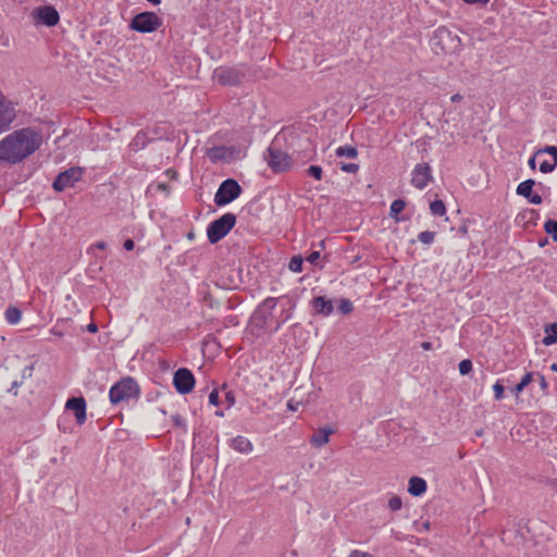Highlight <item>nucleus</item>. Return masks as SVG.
<instances>
[{
	"label": "nucleus",
	"instance_id": "f257e3e1",
	"mask_svg": "<svg viewBox=\"0 0 557 557\" xmlns=\"http://www.w3.org/2000/svg\"><path fill=\"white\" fill-rule=\"evenodd\" d=\"M42 144L35 127L15 129L0 140V164L15 165L34 154Z\"/></svg>",
	"mask_w": 557,
	"mask_h": 557
},
{
	"label": "nucleus",
	"instance_id": "f03ea898",
	"mask_svg": "<svg viewBox=\"0 0 557 557\" xmlns=\"http://www.w3.org/2000/svg\"><path fill=\"white\" fill-rule=\"evenodd\" d=\"M430 45L435 54L457 53L462 46L458 35L445 26H441L434 30Z\"/></svg>",
	"mask_w": 557,
	"mask_h": 557
},
{
	"label": "nucleus",
	"instance_id": "7ed1b4c3",
	"mask_svg": "<svg viewBox=\"0 0 557 557\" xmlns=\"http://www.w3.org/2000/svg\"><path fill=\"white\" fill-rule=\"evenodd\" d=\"M140 395V388L137 382L126 376L115 384H113L109 391V398L112 404H120L128 401L131 399H137Z\"/></svg>",
	"mask_w": 557,
	"mask_h": 557
},
{
	"label": "nucleus",
	"instance_id": "20e7f679",
	"mask_svg": "<svg viewBox=\"0 0 557 557\" xmlns=\"http://www.w3.org/2000/svg\"><path fill=\"white\" fill-rule=\"evenodd\" d=\"M246 74L247 67L244 64L222 65L213 71V78L223 86H238L246 78Z\"/></svg>",
	"mask_w": 557,
	"mask_h": 557
},
{
	"label": "nucleus",
	"instance_id": "39448f33",
	"mask_svg": "<svg viewBox=\"0 0 557 557\" xmlns=\"http://www.w3.org/2000/svg\"><path fill=\"white\" fill-rule=\"evenodd\" d=\"M236 224V215L227 212L212 221L207 227V236L210 244H216L224 238Z\"/></svg>",
	"mask_w": 557,
	"mask_h": 557
},
{
	"label": "nucleus",
	"instance_id": "423d86ee",
	"mask_svg": "<svg viewBox=\"0 0 557 557\" xmlns=\"http://www.w3.org/2000/svg\"><path fill=\"white\" fill-rule=\"evenodd\" d=\"M163 24L161 17L154 12L145 11L136 14L129 23V28L138 33H152L158 30Z\"/></svg>",
	"mask_w": 557,
	"mask_h": 557
},
{
	"label": "nucleus",
	"instance_id": "0eeeda50",
	"mask_svg": "<svg viewBox=\"0 0 557 557\" xmlns=\"http://www.w3.org/2000/svg\"><path fill=\"white\" fill-rule=\"evenodd\" d=\"M242 193L243 188L238 182L234 178H227L220 184L214 195V203L218 207L226 206L237 199Z\"/></svg>",
	"mask_w": 557,
	"mask_h": 557
},
{
	"label": "nucleus",
	"instance_id": "6e6552de",
	"mask_svg": "<svg viewBox=\"0 0 557 557\" xmlns=\"http://www.w3.org/2000/svg\"><path fill=\"white\" fill-rule=\"evenodd\" d=\"M16 117V103L3 95H0V135L12 128Z\"/></svg>",
	"mask_w": 557,
	"mask_h": 557
},
{
	"label": "nucleus",
	"instance_id": "1a4fd4ad",
	"mask_svg": "<svg viewBox=\"0 0 557 557\" xmlns=\"http://www.w3.org/2000/svg\"><path fill=\"white\" fill-rule=\"evenodd\" d=\"M265 159L274 172H284L292 165L289 154L273 145L268 148Z\"/></svg>",
	"mask_w": 557,
	"mask_h": 557
},
{
	"label": "nucleus",
	"instance_id": "9d476101",
	"mask_svg": "<svg viewBox=\"0 0 557 557\" xmlns=\"http://www.w3.org/2000/svg\"><path fill=\"white\" fill-rule=\"evenodd\" d=\"M83 169L79 166L70 168L58 174L52 183V187L55 191H63L70 187H73L75 183L82 180Z\"/></svg>",
	"mask_w": 557,
	"mask_h": 557
},
{
	"label": "nucleus",
	"instance_id": "9b49d317",
	"mask_svg": "<svg viewBox=\"0 0 557 557\" xmlns=\"http://www.w3.org/2000/svg\"><path fill=\"white\" fill-rule=\"evenodd\" d=\"M173 385L177 393L185 395L193 391L195 376L187 368H180L173 375Z\"/></svg>",
	"mask_w": 557,
	"mask_h": 557
},
{
	"label": "nucleus",
	"instance_id": "f8f14e48",
	"mask_svg": "<svg viewBox=\"0 0 557 557\" xmlns=\"http://www.w3.org/2000/svg\"><path fill=\"white\" fill-rule=\"evenodd\" d=\"M433 181L432 169L429 163L414 165L411 172L410 183L413 187L422 190Z\"/></svg>",
	"mask_w": 557,
	"mask_h": 557
},
{
	"label": "nucleus",
	"instance_id": "ddd939ff",
	"mask_svg": "<svg viewBox=\"0 0 557 557\" xmlns=\"http://www.w3.org/2000/svg\"><path fill=\"white\" fill-rule=\"evenodd\" d=\"M34 15L39 23L52 27L60 21L59 12L51 5L39 7L34 11Z\"/></svg>",
	"mask_w": 557,
	"mask_h": 557
},
{
	"label": "nucleus",
	"instance_id": "4468645a",
	"mask_svg": "<svg viewBox=\"0 0 557 557\" xmlns=\"http://www.w3.org/2000/svg\"><path fill=\"white\" fill-rule=\"evenodd\" d=\"M65 409L74 412L76 423L82 425L86 421V401L83 397L69 398L65 404Z\"/></svg>",
	"mask_w": 557,
	"mask_h": 557
},
{
	"label": "nucleus",
	"instance_id": "2eb2a0df",
	"mask_svg": "<svg viewBox=\"0 0 557 557\" xmlns=\"http://www.w3.org/2000/svg\"><path fill=\"white\" fill-rule=\"evenodd\" d=\"M534 185V180H525L518 185L516 193L517 195L527 198L528 201L532 205H541L543 202V198L539 194H534L532 191Z\"/></svg>",
	"mask_w": 557,
	"mask_h": 557
},
{
	"label": "nucleus",
	"instance_id": "dca6fc26",
	"mask_svg": "<svg viewBox=\"0 0 557 557\" xmlns=\"http://www.w3.org/2000/svg\"><path fill=\"white\" fill-rule=\"evenodd\" d=\"M280 298L268 297L258 307L256 314L262 320L263 325L268 324L272 319V311L275 309Z\"/></svg>",
	"mask_w": 557,
	"mask_h": 557
},
{
	"label": "nucleus",
	"instance_id": "f3484780",
	"mask_svg": "<svg viewBox=\"0 0 557 557\" xmlns=\"http://www.w3.org/2000/svg\"><path fill=\"white\" fill-rule=\"evenodd\" d=\"M335 432V430L326 425L324 428H320L310 437V444L314 447H322L326 445L330 441V435H332Z\"/></svg>",
	"mask_w": 557,
	"mask_h": 557
},
{
	"label": "nucleus",
	"instance_id": "a211bd4d",
	"mask_svg": "<svg viewBox=\"0 0 557 557\" xmlns=\"http://www.w3.org/2000/svg\"><path fill=\"white\" fill-rule=\"evenodd\" d=\"M312 307L314 308L318 314L323 317H329L334 311L333 301L331 299H326L323 296H318L312 299Z\"/></svg>",
	"mask_w": 557,
	"mask_h": 557
},
{
	"label": "nucleus",
	"instance_id": "6ab92c4d",
	"mask_svg": "<svg viewBox=\"0 0 557 557\" xmlns=\"http://www.w3.org/2000/svg\"><path fill=\"white\" fill-rule=\"evenodd\" d=\"M426 481L420 476H412L409 480L408 493L412 496H421L426 492Z\"/></svg>",
	"mask_w": 557,
	"mask_h": 557
},
{
	"label": "nucleus",
	"instance_id": "aec40b11",
	"mask_svg": "<svg viewBox=\"0 0 557 557\" xmlns=\"http://www.w3.org/2000/svg\"><path fill=\"white\" fill-rule=\"evenodd\" d=\"M231 447L240 454H249L253 449L252 443L242 435L232 438Z\"/></svg>",
	"mask_w": 557,
	"mask_h": 557
},
{
	"label": "nucleus",
	"instance_id": "412c9836",
	"mask_svg": "<svg viewBox=\"0 0 557 557\" xmlns=\"http://www.w3.org/2000/svg\"><path fill=\"white\" fill-rule=\"evenodd\" d=\"M406 207V201L404 199H396L392 202L389 209V218L395 222H405L408 219L405 215H399Z\"/></svg>",
	"mask_w": 557,
	"mask_h": 557
},
{
	"label": "nucleus",
	"instance_id": "4be33fe9",
	"mask_svg": "<svg viewBox=\"0 0 557 557\" xmlns=\"http://www.w3.org/2000/svg\"><path fill=\"white\" fill-rule=\"evenodd\" d=\"M208 157L212 162H218L227 159L230 157V152L226 147H213L209 149Z\"/></svg>",
	"mask_w": 557,
	"mask_h": 557
},
{
	"label": "nucleus",
	"instance_id": "5701e85b",
	"mask_svg": "<svg viewBox=\"0 0 557 557\" xmlns=\"http://www.w3.org/2000/svg\"><path fill=\"white\" fill-rule=\"evenodd\" d=\"M546 335L544 336L542 343L545 346H550L557 342V323H550L545 327Z\"/></svg>",
	"mask_w": 557,
	"mask_h": 557
},
{
	"label": "nucleus",
	"instance_id": "b1692460",
	"mask_svg": "<svg viewBox=\"0 0 557 557\" xmlns=\"http://www.w3.org/2000/svg\"><path fill=\"white\" fill-rule=\"evenodd\" d=\"M535 373L534 372H528L523 375L521 381L511 388V393L518 397L519 394L533 381Z\"/></svg>",
	"mask_w": 557,
	"mask_h": 557
},
{
	"label": "nucleus",
	"instance_id": "393cba45",
	"mask_svg": "<svg viewBox=\"0 0 557 557\" xmlns=\"http://www.w3.org/2000/svg\"><path fill=\"white\" fill-rule=\"evenodd\" d=\"M4 317L9 324H16L21 321L22 311L17 307L10 306L7 308Z\"/></svg>",
	"mask_w": 557,
	"mask_h": 557
},
{
	"label": "nucleus",
	"instance_id": "a878e982",
	"mask_svg": "<svg viewBox=\"0 0 557 557\" xmlns=\"http://www.w3.org/2000/svg\"><path fill=\"white\" fill-rule=\"evenodd\" d=\"M337 157H346L350 159H356L358 157V150L354 146H341L335 151Z\"/></svg>",
	"mask_w": 557,
	"mask_h": 557
},
{
	"label": "nucleus",
	"instance_id": "bb28decb",
	"mask_svg": "<svg viewBox=\"0 0 557 557\" xmlns=\"http://www.w3.org/2000/svg\"><path fill=\"white\" fill-rule=\"evenodd\" d=\"M430 211L435 216H443L446 213L445 203L442 200H434L430 203Z\"/></svg>",
	"mask_w": 557,
	"mask_h": 557
},
{
	"label": "nucleus",
	"instance_id": "cd10ccee",
	"mask_svg": "<svg viewBox=\"0 0 557 557\" xmlns=\"http://www.w3.org/2000/svg\"><path fill=\"white\" fill-rule=\"evenodd\" d=\"M544 230L557 243V220H547L544 224Z\"/></svg>",
	"mask_w": 557,
	"mask_h": 557
},
{
	"label": "nucleus",
	"instance_id": "c85d7f7f",
	"mask_svg": "<svg viewBox=\"0 0 557 557\" xmlns=\"http://www.w3.org/2000/svg\"><path fill=\"white\" fill-rule=\"evenodd\" d=\"M302 263L304 259L301 256H294L289 261L288 269L292 272L299 273L302 271Z\"/></svg>",
	"mask_w": 557,
	"mask_h": 557
},
{
	"label": "nucleus",
	"instance_id": "c756f323",
	"mask_svg": "<svg viewBox=\"0 0 557 557\" xmlns=\"http://www.w3.org/2000/svg\"><path fill=\"white\" fill-rule=\"evenodd\" d=\"M419 242L424 245H431L435 239V232L432 231H423L418 235Z\"/></svg>",
	"mask_w": 557,
	"mask_h": 557
},
{
	"label": "nucleus",
	"instance_id": "7c9ffc66",
	"mask_svg": "<svg viewBox=\"0 0 557 557\" xmlns=\"http://www.w3.org/2000/svg\"><path fill=\"white\" fill-rule=\"evenodd\" d=\"M292 318L290 309H283L280 313V317L275 321V331H277L282 324L287 322Z\"/></svg>",
	"mask_w": 557,
	"mask_h": 557
},
{
	"label": "nucleus",
	"instance_id": "2f4dec72",
	"mask_svg": "<svg viewBox=\"0 0 557 557\" xmlns=\"http://www.w3.org/2000/svg\"><path fill=\"white\" fill-rule=\"evenodd\" d=\"M354 309L352 302L347 298H342L338 305V311L342 314H349Z\"/></svg>",
	"mask_w": 557,
	"mask_h": 557
},
{
	"label": "nucleus",
	"instance_id": "473e14b6",
	"mask_svg": "<svg viewBox=\"0 0 557 557\" xmlns=\"http://www.w3.org/2000/svg\"><path fill=\"white\" fill-rule=\"evenodd\" d=\"M547 153L553 157L555 164H557V147L556 146H545L544 148L539 149L535 154Z\"/></svg>",
	"mask_w": 557,
	"mask_h": 557
},
{
	"label": "nucleus",
	"instance_id": "72a5a7b5",
	"mask_svg": "<svg viewBox=\"0 0 557 557\" xmlns=\"http://www.w3.org/2000/svg\"><path fill=\"white\" fill-rule=\"evenodd\" d=\"M458 368L461 375H467L472 371V361L463 359L459 362Z\"/></svg>",
	"mask_w": 557,
	"mask_h": 557
},
{
	"label": "nucleus",
	"instance_id": "f704fd0d",
	"mask_svg": "<svg viewBox=\"0 0 557 557\" xmlns=\"http://www.w3.org/2000/svg\"><path fill=\"white\" fill-rule=\"evenodd\" d=\"M403 507V500L399 496H393L388 499V508L392 511H398Z\"/></svg>",
	"mask_w": 557,
	"mask_h": 557
},
{
	"label": "nucleus",
	"instance_id": "c9c22d12",
	"mask_svg": "<svg viewBox=\"0 0 557 557\" xmlns=\"http://www.w3.org/2000/svg\"><path fill=\"white\" fill-rule=\"evenodd\" d=\"M322 173H323L322 168L319 165H310L307 169V174L309 176L314 177L318 181L322 180Z\"/></svg>",
	"mask_w": 557,
	"mask_h": 557
},
{
	"label": "nucleus",
	"instance_id": "e433bc0d",
	"mask_svg": "<svg viewBox=\"0 0 557 557\" xmlns=\"http://www.w3.org/2000/svg\"><path fill=\"white\" fill-rule=\"evenodd\" d=\"M171 420L175 426L183 429V431L185 433L187 432V425H186L185 419L181 414H173L171 417Z\"/></svg>",
	"mask_w": 557,
	"mask_h": 557
},
{
	"label": "nucleus",
	"instance_id": "4c0bfd02",
	"mask_svg": "<svg viewBox=\"0 0 557 557\" xmlns=\"http://www.w3.org/2000/svg\"><path fill=\"white\" fill-rule=\"evenodd\" d=\"M493 391H494V396H495V399H496V400H500V399H503V397H504V391H505V387H504V385L500 383V381H497V382L493 385Z\"/></svg>",
	"mask_w": 557,
	"mask_h": 557
},
{
	"label": "nucleus",
	"instance_id": "58836bf2",
	"mask_svg": "<svg viewBox=\"0 0 557 557\" xmlns=\"http://www.w3.org/2000/svg\"><path fill=\"white\" fill-rule=\"evenodd\" d=\"M341 170L345 173H357L359 170V165L357 163H341Z\"/></svg>",
	"mask_w": 557,
	"mask_h": 557
},
{
	"label": "nucleus",
	"instance_id": "ea45409f",
	"mask_svg": "<svg viewBox=\"0 0 557 557\" xmlns=\"http://www.w3.org/2000/svg\"><path fill=\"white\" fill-rule=\"evenodd\" d=\"M556 166H557V164H555V162L550 164V163H549V162H547V161H543V162L541 163V165H540V171H541L542 173H545V174H546V173H550V172H553V171L555 170V168H556Z\"/></svg>",
	"mask_w": 557,
	"mask_h": 557
},
{
	"label": "nucleus",
	"instance_id": "a19ab883",
	"mask_svg": "<svg viewBox=\"0 0 557 557\" xmlns=\"http://www.w3.org/2000/svg\"><path fill=\"white\" fill-rule=\"evenodd\" d=\"M219 401H220L219 392H218L216 389H213V391L209 394V404H210V405H213V406H218V405H219Z\"/></svg>",
	"mask_w": 557,
	"mask_h": 557
},
{
	"label": "nucleus",
	"instance_id": "79ce46f5",
	"mask_svg": "<svg viewBox=\"0 0 557 557\" xmlns=\"http://www.w3.org/2000/svg\"><path fill=\"white\" fill-rule=\"evenodd\" d=\"M348 557H373V555H371L370 553H367V552L359 550V549H354L350 552Z\"/></svg>",
	"mask_w": 557,
	"mask_h": 557
},
{
	"label": "nucleus",
	"instance_id": "37998d69",
	"mask_svg": "<svg viewBox=\"0 0 557 557\" xmlns=\"http://www.w3.org/2000/svg\"><path fill=\"white\" fill-rule=\"evenodd\" d=\"M320 251H312L308 257L307 261L311 264H317L318 260L320 259Z\"/></svg>",
	"mask_w": 557,
	"mask_h": 557
},
{
	"label": "nucleus",
	"instance_id": "c03bdc74",
	"mask_svg": "<svg viewBox=\"0 0 557 557\" xmlns=\"http://www.w3.org/2000/svg\"><path fill=\"white\" fill-rule=\"evenodd\" d=\"M23 383L22 381L14 380L11 384V387L8 389L9 393L13 394L14 396L17 395V387L21 386Z\"/></svg>",
	"mask_w": 557,
	"mask_h": 557
},
{
	"label": "nucleus",
	"instance_id": "a18cd8bd",
	"mask_svg": "<svg viewBox=\"0 0 557 557\" xmlns=\"http://www.w3.org/2000/svg\"><path fill=\"white\" fill-rule=\"evenodd\" d=\"M123 247H124V249H125V250H127V251L133 250V249H134V247H135L134 240H133V239H129V238H128V239H126V240L124 242V244H123Z\"/></svg>",
	"mask_w": 557,
	"mask_h": 557
},
{
	"label": "nucleus",
	"instance_id": "49530a36",
	"mask_svg": "<svg viewBox=\"0 0 557 557\" xmlns=\"http://www.w3.org/2000/svg\"><path fill=\"white\" fill-rule=\"evenodd\" d=\"M536 374H537V375H539V377H540V387H541V389H542V391H546V389H547V387H548V384H547V382H546V379H545V377H544V375H542V374H539V373H536Z\"/></svg>",
	"mask_w": 557,
	"mask_h": 557
},
{
	"label": "nucleus",
	"instance_id": "de8ad7c7",
	"mask_svg": "<svg viewBox=\"0 0 557 557\" xmlns=\"http://www.w3.org/2000/svg\"><path fill=\"white\" fill-rule=\"evenodd\" d=\"M33 366H29V367H25L23 372H22V379H25V377H29L32 376V373H33Z\"/></svg>",
	"mask_w": 557,
	"mask_h": 557
},
{
	"label": "nucleus",
	"instance_id": "09e8293b",
	"mask_svg": "<svg viewBox=\"0 0 557 557\" xmlns=\"http://www.w3.org/2000/svg\"><path fill=\"white\" fill-rule=\"evenodd\" d=\"M536 156H537V154H535V153H534V156H533V157H531V158L529 159V161H528V164H529V166H530L532 170H535V168H536V161H535V157H536Z\"/></svg>",
	"mask_w": 557,
	"mask_h": 557
},
{
	"label": "nucleus",
	"instance_id": "8fccbe9b",
	"mask_svg": "<svg viewBox=\"0 0 557 557\" xmlns=\"http://www.w3.org/2000/svg\"><path fill=\"white\" fill-rule=\"evenodd\" d=\"M87 331H88L89 333H96V332L98 331V326H97V324H95V323H89V324L87 325Z\"/></svg>",
	"mask_w": 557,
	"mask_h": 557
},
{
	"label": "nucleus",
	"instance_id": "3c124183",
	"mask_svg": "<svg viewBox=\"0 0 557 557\" xmlns=\"http://www.w3.org/2000/svg\"><path fill=\"white\" fill-rule=\"evenodd\" d=\"M462 98L463 97L460 94H455L451 96L450 100H451V102H459L462 100Z\"/></svg>",
	"mask_w": 557,
	"mask_h": 557
},
{
	"label": "nucleus",
	"instance_id": "603ef678",
	"mask_svg": "<svg viewBox=\"0 0 557 557\" xmlns=\"http://www.w3.org/2000/svg\"><path fill=\"white\" fill-rule=\"evenodd\" d=\"M421 347H422V349H424V350H431V349L433 348V345H432V343H430V342H423V343L421 344Z\"/></svg>",
	"mask_w": 557,
	"mask_h": 557
},
{
	"label": "nucleus",
	"instance_id": "864d4df0",
	"mask_svg": "<svg viewBox=\"0 0 557 557\" xmlns=\"http://www.w3.org/2000/svg\"><path fill=\"white\" fill-rule=\"evenodd\" d=\"M549 486L555 493H557V478L549 482Z\"/></svg>",
	"mask_w": 557,
	"mask_h": 557
},
{
	"label": "nucleus",
	"instance_id": "5fc2aeb1",
	"mask_svg": "<svg viewBox=\"0 0 557 557\" xmlns=\"http://www.w3.org/2000/svg\"><path fill=\"white\" fill-rule=\"evenodd\" d=\"M50 332H51V334H53V335H55V336H59V337H62V336L64 335V334H63V332L58 331L55 327H52V329L50 330Z\"/></svg>",
	"mask_w": 557,
	"mask_h": 557
},
{
	"label": "nucleus",
	"instance_id": "6e6d98bb",
	"mask_svg": "<svg viewBox=\"0 0 557 557\" xmlns=\"http://www.w3.org/2000/svg\"><path fill=\"white\" fill-rule=\"evenodd\" d=\"M96 247L99 249H104L107 247V244L104 242H98L96 244Z\"/></svg>",
	"mask_w": 557,
	"mask_h": 557
},
{
	"label": "nucleus",
	"instance_id": "4d7b16f0",
	"mask_svg": "<svg viewBox=\"0 0 557 557\" xmlns=\"http://www.w3.org/2000/svg\"><path fill=\"white\" fill-rule=\"evenodd\" d=\"M287 407L289 410H293V411L297 410V407L293 405L292 400L288 401Z\"/></svg>",
	"mask_w": 557,
	"mask_h": 557
},
{
	"label": "nucleus",
	"instance_id": "13d9d810",
	"mask_svg": "<svg viewBox=\"0 0 557 557\" xmlns=\"http://www.w3.org/2000/svg\"><path fill=\"white\" fill-rule=\"evenodd\" d=\"M148 2L157 5V4H160L161 0H147Z\"/></svg>",
	"mask_w": 557,
	"mask_h": 557
},
{
	"label": "nucleus",
	"instance_id": "bf43d9fd",
	"mask_svg": "<svg viewBox=\"0 0 557 557\" xmlns=\"http://www.w3.org/2000/svg\"><path fill=\"white\" fill-rule=\"evenodd\" d=\"M550 370L554 371V372H557V363H553L550 366Z\"/></svg>",
	"mask_w": 557,
	"mask_h": 557
},
{
	"label": "nucleus",
	"instance_id": "052dcab7",
	"mask_svg": "<svg viewBox=\"0 0 557 557\" xmlns=\"http://www.w3.org/2000/svg\"><path fill=\"white\" fill-rule=\"evenodd\" d=\"M459 232H460V233H463V234H466V233H467V227H466V226H463V227H460V228H459Z\"/></svg>",
	"mask_w": 557,
	"mask_h": 557
},
{
	"label": "nucleus",
	"instance_id": "680f3d73",
	"mask_svg": "<svg viewBox=\"0 0 557 557\" xmlns=\"http://www.w3.org/2000/svg\"><path fill=\"white\" fill-rule=\"evenodd\" d=\"M158 188H159V189H165V188H166V186H165V184H159V185H158Z\"/></svg>",
	"mask_w": 557,
	"mask_h": 557
},
{
	"label": "nucleus",
	"instance_id": "e2e57ef3",
	"mask_svg": "<svg viewBox=\"0 0 557 557\" xmlns=\"http://www.w3.org/2000/svg\"><path fill=\"white\" fill-rule=\"evenodd\" d=\"M423 527H424V529H429L430 528V523L429 522H424Z\"/></svg>",
	"mask_w": 557,
	"mask_h": 557
},
{
	"label": "nucleus",
	"instance_id": "0e129e2a",
	"mask_svg": "<svg viewBox=\"0 0 557 557\" xmlns=\"http://www.w3.org/2000/svg\"><path fill=\"white\" fill-rule=\"evenodd\" d=\"M227 400H231V403H234V398L230 396V394H227Z\"/></svg>",
	"mask_w": 557,
	"mask_h": 557
},
{
	"label": "nucleus",
	"instance_id": "69168bd1",
	"mask_svg": "<svg viewBox=\"0 0 557 557\" xmlns=\"http://www.w3.org/2000/svg\"><path fill=\"white\" fill-rule=\"evenodd\" d=\"M319 246H320L321 248H324V240H321V242L319 243Z\"/></svg>",
	"mask_w": 557,
	"mask_h": 557
},
{
	"label": "nucleus",
	"instance_id": "338daca9",
	"mask_svg": "<svg viewBox=\"0 0 557 557\" xmlns=\"http://www.w3.org/2000/svg\"><path fill=\"white\" fill-rule=\"evenodd\" d=\"M188 237H189V238H193V237H194V234H193V233H189V234H188Z\"/></svg>",
	"mask_w": 557,
	"mask_h": 557
}]
</instances>
